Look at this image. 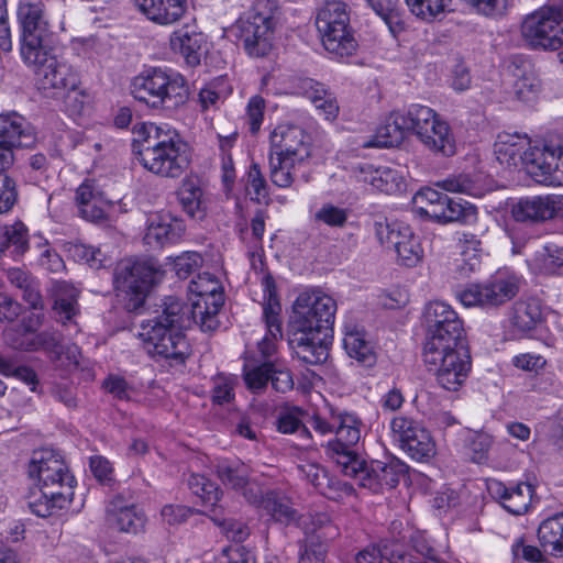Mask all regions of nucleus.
<instances>
[{
  "label": "nucleus",
  "instance_id": "49",
  "mask_svg": "<svg viewBox=\"0 0 563 563\" xmlns=\"http://www.w3.org/2000/svg\"><path fill=\"white\" fill-rule=\"evenodd\" d=\"M56 299L54 309L60 317L63 324L71 321L77 313L78 290L67 282L57 283L55 286Z\"/></svg>",
  "mask_w": 563,
  "mask_h": 563
},
{
  "label": "nucleus",
  "instance_id": "1",
  "mask_svg": "<svg viewBox=\"0 0 563 563\" xmlns=\"http://www.w3.org/2000/svg\"><path fill=\"white\" fill-rule=\"evenodd\" d=\"M336 312L335 300L321 290H305L292 305L288 346L292 357L317 365L329 356L328 338Z\"/></svg>",
  "mask_w": 563,
  "mask_h": 563
},
{
  "label": "nucleus",
  "instance_id": "17",
  "mask_svg": "<svg viewBox=\"0 0 563 563\" xmlns=\"http://www.w3.org/2000/svg\"><path fill=\"white\" fill-rule=\"evenodd\" d=\"M41 319L38 313H32L26 321H22L16 328H9L4 331V340L14 350L35 352L44 351L52 361H60L64 346L60 338L55 331H43L37 333L36 328Z\"/></svg>",
  "mask_w": 563,
  "mask_h": 563
},
{
  "label": "nucleus",
  "instance_id": "28",
  "mask_svg": "<svg viewBox=\"0 0 563 563\" xmlns=\"http://www.w3.org/2000/svg\"><path fill=\"white\" fill-rule=\"evenodd\" d=\"M216 473L221 483L243 495L250 504H257L261 485L251 476L250 467L241 461L221 460L216 465Z\"/></svg>",
  "mask_w": 563,
  "mask_h": 563
},
{
  "label": "nucleus",
  "instance_id": "22",
  "mask_svg": "<svg viewBox=\"0 0 563 563\" xmlns=\"http://www.w3.org/2000/svg\"><path fill=\"white\" fill-rule=\"evenodd\" d=\"M263 298V320L266 325V333L257 343L258 351L264 358L273 356L277 352V346L283 338L282 330V305L277 295L276 284L271 275L262 277L261 282Z\"/></svg>",
  "mask_w": 563,
  "mask_h": 563
},
{
  "label": "nucleus",
  "instance_id": "4",
  "mask_svg": "<svg viewBox=\"0 0 563 563\" xmlns=\"http://www.w3.org/2000/svg\"><path fill=\"white\" fill-rule=\"evenodd\" d=\"M188 292L189 305L177 297H167V311L180 316L176 319L180 325L197 324L202 331L217 329V314L224 303L220 279L210 273H201L189 283Z\"/></svg>",
  "mask_w": 563,
  "mask_h": 563
},
{
  "label": "nucleus",
  "instance_id": "45",
  "mask_svg": "<svg viewBox=\"0 0 563 563\" xmlns=\"http://www.w3.org/2000/svg\"><path fill=\"white\" fill-rule=\"evenodd\" d=\"M460 257L455 265L461 275L468 276L481 268V241L472 233H461L459 239Z\"/></svg>",
  "mask_w": 563,
  "mask_h": 563
},
{
  "label": "nucleus",
  "instance_id": "21",
  "mask_svg": "<svg viewBox=\"0 0 563 563\" xmlns=\"http://www.w3.org/2000/svg\"><path fill=\"white\" fill-rule=\"evenodd\" d=\"M393 438L400 448L418 462L429 461L435 454V443L430 432L418 421L397 416L390 421Z\"/></svg>",
  "mask_w": 563,
  "mask_h": 563
},
{
  "label": "nucleus",
  "instance_id": "24",
  "mask_svg": "<svg viewBox=\"0 0 563 563\" xmlns=\"http://www.w3.org/2000/svg\"><path fill=\"white\" fill-rule=\"evenodd\" d=\"M299 527L305 533L299 549V563H323L325 556L324 540L333 537L330 518L327 514L300 516Z\"/></svg>",
  "mask_w": 563,
  "mask_h": 563
},
{
  "label": "nucleus",
  "instance_id": "38",
  "mask_svg": "<svg viewBox=\"0 0 563 563\" xmlns=\"http://www.w3.org/2000/svg\"><path fill=\"white\" fill-rule=\"evenodd\" d=\"M0 141L24 147L34 142V133L25 118L16 112L0 114Z\"/></svg>",
  "mask_w": 563,
  "mask_h": 563
},
{
  "label": "nucleus",
  "instance_id": "12",
  "mask_svg": "<svg viewBox=\"0 0 563 563\" xmlns=\"http://www.w3.org/2000/svg\"><path fill=\"white\" fill-rule=\"evenodd\" d=\"M520 34L532 49H559L563 46V8L543 5L527 14L521 22Z\"/></svg>",
  "mask_w": 563,
  "mask_h": 563
},
{
  "label": "nucleus",
  "instance_id": "63",
  "mask_svg": "<svg viewBox=\"0 0 563 563\" xmlns=\"http://www.w3.org/2000/svg\"><path fill=\"white\" fill-rule=\"evenodd\" d=\"M493 445V437L488 433H476L470 442L471 459L474 463L482 464L487 461Z\"/></svg>",
  "mask_w": 563,
  "mask_h": 563
},
{
  "label": "nucleus",
  "instance_id": "6",
  "mask_svg": "<svg viewBox=\"0 0 563 563\" xmlns=\"http://www.w3.org/2000/svg\"><path fill=\"white\" fill-rule=\"evenodd\" d=\"M134 98L153 109L173 112L187 101L188 89L184 77L166 68H150L132 81Z\"/></svg>",
  "mask_w": 563,
  "mask_h": 563
},
{
  "label": "nucleus",
  "instance_id": "48",
  "mask_svg": "<svg viewBox=\"0 0 563 563\" xmlns=\"http://www.w3.org/2000/svg\"><path fill=\"white\" fill-rule=\"evenodd\" d=\"M27 249V229L22 222L4 225L0 230V252L21 255Z\"/></svg>",
  "mask_w": 563,
  "mask_h": 563
},
{
  "label": "nucleus",
  "instance_id": "11",
  "mask_svg": "<svg viewBox=\"0 0 563 563\" xmlns=\"http://www.w3.org/2000/svg\"><path fill=\"white\" fill-rule=\"evenodd\" d=\"M16 21L20 29V54L23 62H38L44 41L52 33L49 14L43 0H19Z\"/></svg>",
  "mask_w": 563,
  "mask_h": 563
},
{
  "label": "nucleus",
  "instance_id": "13",
  "mask_svg": "<svg viewBox=\"0 0 563 563\" xmlns=\"http://www.w3.org/2000/svg\"><path fill=\"white\" fill-rule=\"evenodd\" d=\"M412 208L417 214L430 218L438 223H470L477 216V209L474 205L451 199L430 187L416 192L412 197Z\"/></svg>",
  "mask_w": 563,
  "mask_h": 563
},
{
  "label": "nucleus",
  "instance_id": "25",
  "mask_svg": "<svg viewBox=\"0 0 563 563\" xmlns=\"http://www.w3.org/2000/svg\"><path fill=\"white\" fill-rule=\"evenodd\" d=\"M407 474V465L398 459L388 462L371 461L361 459L360 467H355V474H343L352 477L365 488L373 493H380L384 489H391L397 486L400 478Z\"/></svg>",
  "mask_w": 563,
  "mask_h": 563
},
{
  "label": "nucleus",
  "instance_id": "52",
  "mask_svg": "<svg viewBox=\"0 0 563 563\" xmlns=\"http://www.w3.org/2000/svg\"><path fill=\"white\" fill-rule=\"evenodd\" d=\"M406 3L418 19L432 22L446 11L450 0H406Z\"/></svg>",
  "mask_w": 563,
  "mask_h": 563
},
{
  "label": "nucleus",
  "instance_id": "53",
  "mask_svg": "<svg viewBox=\"0 0 563 563\" xmlns=\"http://www.w3.org/2000/svg\"><path fill=\"white\" fill-rule=\"evenodd\" d=\"M297 162L269 154L271 180L279 188H287L294 181L292 168Z\"/></svg>",
  "mask_w": 563,
  "mask_h": 563
},
{
  "label": "nucleus",
  "instance_id": "61",
  "mask_svg": "<svg viewBox=\"0 0 563 563\" xmlns=\"http://www.w3.org/2000/svg\"><path fill=\"white\" fill-rule=\"evenodd\" d=\"M228 92L218 88L216 82H211L201 88L198 95V101L202 111L216 110L225 99Z\"/></svg>",
  "mask_w": 563,
  "mask_h": 563
},
{
  "label": "nucleus",
  "instance_id": "35",
  "mask_svg": "<svg viewBox=\"0 0 563 563\" xmlns=\"http://www.w3.org/2000/svg\"><path fill=\"white\" fill-rule=\"evenodd\" d=\"M139 10L152 22L170 25L181 19L186 0H134Z\"/></svg>",
  "mask_w": 563,
  "mask_h": 563
},
{
  "label": "nucleus",
  "instance_id": "30",
  "mask_svg": "<svg viewBox=\"0 0 563 563\" xmlns=\"http://www.w3.org/2000/svg\"><path fill=\"white\" fill-rule=\"evenodd\" d=\"M411 121L409 120V107L405 111H395L380 124L375 134L362 143V147H393L399 145L405 136V132L411 131Z\"/></svg>",
  "mask_w": 563,
  "mask_h": 563
},
{
  "label": "nucleus",
  "instance_id": "40",
  "mask_svg": "<svg viewBox=\"0 0 563 563\" xmlns=\"http://www.w3.org/2000/svg\"><path fill=\"white\" fill-rule=\"evenodd\" d=\"M254 505L261 509L262 516H266L275 522L289 525L295 521L297 516L289 498L280 492L269 490L264 494L261 487L260 501Z\"/></svg>",
  "mask_w": 563,
  "mask_h": 563
},
{
  "label": "nucleus",
  "instance_id": "16",
  "mask_svg": "<svg viewBox=\"0 0 563 563\" xmlns=\"http://www.w3.org/2000/svg\"><path fill=\"white\" fill-rule=\"evenodd\" d=\"M156 274L155 268L147 262L123 260L118 264L113 283L115 289L124 296L128 310L135 311L144 305Z\"/></svg>",
  "mask_w": 563,
  "mask_h": 563
},
{
  "label": "nucleus",
  "instance_id": "58",
  "mask_svg": "<svg viewBox=\"0 0 563 563\" xmlns=\"http://www.w3.org/2000/svg\"><path fill=\"white\" fill-rule=\"evenodd\" d=\"M265 107L264 98L258 95L252 96L246 103L244 121L252 134H256L261 130Z\"/></svg>",
  "mask_w": 563,
  "mask_h": 563
},
{
  "label": "nucleus",
  "instance_id": "59",
  "mask_svg": "<svg viewBox=\"0 0 563 563\" xmlns=\"http://www.w3.org/2000/svg\"><path fill=\"white\" fill-rule=\"evenodd\" d=\"M314 219L331 228H343L349 219V210L324 203L314 214Z\"/></svg>",
  "mask_w": 563,
  "mask_h": 563
},
{
  "label": "nucleus",
  "instance_id": "46",
  "mask_svg": "<svg viewBox=\"0 0 563 563\" xmlns=\"http://www.w3.org/2000/svg\"><path fill=\"white\" fill-rule=\"evenodd\" d=\"M439 188L455 194H463L479 198L484 196L486 187L479 174H459L449 176L435 183Z\"/></svg>",
  "mask_w": 563,
  "mask_h": 563
},
{
  "label": "nucleus",
  "instance_id": "2",
  "mask_svg": "<svg viewBox=\"0 0 563 563\" xmlns=\"http://www.w3.org/2000/svg\"><path fill=\"white\" fill-rule=\"evenodd\" d=\"M133 141L142 166L154 175L178 178L189 165L186 143L170 130L151 122H140L133 126Z\"/></svg>",
  "mask_w": 563,
  "mask_h": 563
},
{
  "label": "nucleus",
  "instance_id": "10",
  "mask_svg": "<svg viewBox=\"0 0 563 563\" xmlns=\"http://www.w3.org/2000/svg\"><path fill=\"white\" fill-rule=\"evenodd\" d=\"M522 278L511 269L496 271L481 283H471L456 292L466 308L496 309L512 300L521 287Z\"/></svg>",
  "mask_w": 563,
  "mask_h": 563
},
{
  "label": "nucleus",
  "instance_id": "36",
  "mask_svg": "<svg viewBox=\"0 0 563 563\" xmlns=\"http://www.w3.org/2000/svg\"><path fill=\"white\" fill-rule=\"evenodd\" d=\"M178 201L183 211L195 220H203L208 212L209 198L198 178L183 180L178 191Z\"/></svg>",
  "mask_w": 563,
  "mask_h": 563
},
{
  "label": "nucleus",
  "instance_id": "26",
  "mask_svg": "<svg viewBox=\"0 0 563 563\" xmlns=\"http://www.w3.org/2000/svg\"><path fill=\"white\" fill-rule=\"evenodd\" d=\"M511 214L518 222L540 223L554 218L563 220V195L520 198L512 205Z\"/></svg>",
  "mask_w": 563,
  "mask_h": 563
},
{
  "label": "nucleus",
  "instance_id": "32",
  "mask_svg": "<svg viewBox=\"0 0 563 563\" xmlns=\"http://www.w3.org/2000/svg\"><path fill=\"white\" fill-rule=\"evenodd\" d=\"M531 147L532 142L527 134L501 132L495 142L494 153L501 165L511 168L522 166L525 152Z\"/></svg>",
  "mask_w": 563,
  "mask_h": 563
},
{
  "label": "nucleus",
  "instance_id": "33",
  "mask_svg": "<svg viewBox=\"0 0 563 563\" xmlns=\"http://www.w3.org/2000/svg\"><path fill=\"white\" fill-rule=\"evenodd\" d=\"M185 232L183 220L169 213L158 214L146 230L144 241L151 247H163L179 241Z\"/></svg>",
  "mask_w": 563,
  "mask_h": 563
},
{
  "label": "nucleus",
  "instance_id": "27",
  "mask_svg": "<svg viewBox=\"0 0 563 563\" xmlns=\"http://www.w3.org/2000/svg\"><path fill=\"white\" fill-rule=\"evenodd\" d=\"M271 154L302 162L310 156L309 136L297 125L280 124L271 133Z\"/></svg>",
  "mask_w": 563,
  "mask_h": 563
},
{
  "label": "nucleus",
  "instance_id": "15",
  "mask_svg": "<svg viewBox=\"0 0 563 563\" xmlns=\"http://www.w3.org/2000/svg\"><path fill=\"white\" fill-rule=\"evenodd\" d=\"M29 475L36 478L42 487L59 492L60 500L73 499L75 477L62 455L54 450L43 449L33 452L29 464Z\"/></svg>",
  "mask_w": 563,
  "mask_h": 563
},
{
  "label": "nucleus",
  "instance_id": "47",
  "mask_svg": "<svg viewBox=\"0 0 563 563\" xmlns=\"http://www.w3.org/2000/svg\"><path fill=\"white\" fill-rule=\"evenodd\" d=\"M57 494L59 492L40 485L38 489L32 492L27 498L30 511L37 517L46 518L56 509H63L70 504L71 500H60Z\"/></svg>",
  "mask_w": 563,
  "mask_h": 563
},
{
  "label": "nucleus",
  "instance_id": "55",
  "mask_svg": "<svg viewBox=\"0 0 563 563\" xmlns=\"http://www.w3.org/2000/svg\"><path fill=\"white\" fill-rule=\"evenodd\" d=\"M245 191L251 200L263 202L268 199V187L257 164L253 163L245 177Z\"/></svg>",
  "mask_w": 563,
  "mask_h": 563
},
{
  "label": "nucleus",
  "instance_id": "56",
  "mask_svg": "<svg viewBox=\"0 0 563 563\" xmlns=\"http://www.w3.org/2000/svg\"><path fill=\"white\" fill-rule=\"evenodd\" d=\"M512 91L518 100L530 102L540 91V81L532 73H523L514 81Z\"/></svg>",
  "mask_w": 563,
  "mask_h": 563
},
{
  "label": "nucleus",
  "instance_id": "3",
  "mask_svg": "<svg viewBox=\"0 0 563 563\" xmlns=\"http://www.w3.org/2000/svg\"><path fill=\"white\" fill-rule=\"evenodd\" d=\"M309 426L320 435H334L324 446L327 456L342 474H355V467L361 465L356 445L365 434L363 420L355 412L331 409L329 418L313 415Z\"/></svg>",
  "mask_w": 563,
  "mask_h": 563
},
{
  "label": "nucleus",
  "instance_id": "31",
  "mask_svg": "<svg viewBox=\"0 0 563 563\" xmlns=\"http://www.w3.org/2000/svg\"><path fill=\"white\" fill-rule=\"evenodd\" d=\"M75 202L80 218L90 222L106 219L109 201L95 179L84 180L75 194Z\"/></svg>",
  "mask_w": 563,
  "mask_h": 563
},
{
  "label": "nucleus",
  "instance_id": "19",
  "mask_svg": "<svg viewBox=\"0 0 563 563\" xmlns=\"http://www.w3.org/2000/svg\"><path fill=\"white\" fill-rule=\"evenodd\" d=\"M24 63L35 68L38 88L47 95L57 96L74 91L79 85L78 74L73 66L48 55L45 47L38 62Z\"/></svg>",
  "mask_w": 563,
  "mask_h": 563
},
{
  "label": "nucleus",
  "instance_id": "43",
  "mask_svg": "<svg viewBox=\"0 0 563 563\" xmlns=\"http://www.w3.org/2000/svg\"><path fill=\"white\" fill-rule=\"evenodd\" d=\"M536 274L561 276L563 275V246L556 243H547L538 250L528 262Z\"/></svg>",
  "mask_w": 563,
  "mask_h": 563
},
{
  "label": "nucleus",
  "instance_id": "42",
  "mask_svg": "<svg viewBox=\"0 0 563 563\" xmlns=\"http://www.w3.org/2000/svg\"><path fill=\"white\" fill-rule=\"evenodd\" d=\"M541 322L542 309L538 299L519 300L514 305L511 324L517 331L536 338Z\"/></svg>",
  "mask_w": 563,
  "mask_h": 563
},
{
  "label": "nucleus",
  "instance_id": "44",
  "mask_svg": "<svg viewBox=\"0 0 563 563\" xmlns=\"http://www.w3.org/2000/svg\"><path fill=\"white\" fill-rule=\"evenodd\" d=\"M538 540L551 555L563 554V512L554 514L540 522Z\"/></svg>",
  "mask_w": 563,
  "mask_h": 563
},
{
  "label": "nucleus",
  "instance_id": "62",
  "mask_svg": "<svg viewBox=\"0 0 563 563\" xmlns=\"http://www.w3.org/2000/svg\"><path fill=\"white\" fill-rule=\"evenodd\" d=\"M511 553L515 560L522 559L530 563H543L545 558L539 548L527 544L523 538H517L511 544Z\"/></svg>",
  "mask_w": 563,
  "mask_h": 563
},
{
  "label": "nucleus",
  "instance_id": "23",
  "mask_svg": "<svg viewBox=\"0 0 563 563\" xmlns=\"http://www.w3.org/2000/svg\"><path fill=\"white\" fill-rule=\"evenodd\" d=\"M525 153L526 158L522 166L537 183L547 186L563 185V153L561 148L534 143L530 151Z\"/></svg>",
  "mask_w": 563,
  "mask_h": 563
},
{
  "label": "nucleus",
  "instance_id": "50",
  "mask_svg": "<svg viewBox=\"0 0 563 563\" xmlns=\"http://www.w3.org/2000/svg\"><path fill=\"white\" fill-rule=\"evenodd\" d=\"M372 10L386 23L393 35L402 30L397 0H366Z\"/></svg>",
  "mask_w": 563,
  "mask_h": 563
},
{
  "label": "nucleus",
  "instance_id": "9",
  "mask_svg": "<svg viewBox=\"0 0 563 563\" xmlns=\"http://www.w3.org/2000/svg\"><path fill=\"white\" fill-rule=\"evenodd\" d=\"M278 16L279 0H254L246 16L238 21L239 38L249 55L268 54Z\"/></svg>",
  "mask_w": 563,
  "mask_h": 563
},
{
  "label": "nucleus",
  "instance_id": "64",
  "mask_svg": "<svg viewBox=\"0 0 563 563\" xmlns=\"http://www.w3.org/2000/svg\"><path fill=\"white\" fill-rule=\"evenodd\" d=\"M217 563H255L254 554L242 545L227 548L218 556Z\"/></svg>",
  "mask_w": 563,
  "mask_h": 563
},
{
  "label": "nucleus",
  "instance_id": "5",
  "mask_svg": "<svg viewBox=\"0 0 563 563\" xmlns=\"http://www.w3.org/2000/svg\"><path fill=\"white\" fill-rule=\"evenodd\" d=\"M316 27L330 58L345 62L356 54L358 41L346 3L327 1L317 12Z\"/></svg>",
  "mask_w": 563,
  "mask_h": 563
},
{
  "label": "nucleus",
  "instance_id": "57",
  "mask_svg": "<svg viewBox=\"0 0 563 563\" xmlns=\"http://www.w3.org/2000/svg\"><path fill=\"white\" fill-rule=\"evenodd\" d=\"M404 187L405 179L397 169L379 167L377 181L375 183L376 190L387 195H394L400 192Z\"/></svg>",
  "mask_w": 563,
  "mask_h": 563
},
{
  "label": "nucleus",
  "instance_id": "14",
  "mask_svg": "<svg viewBox=\"0 0 563 563\" xmlns=\"http://www.w3.org/2000/svg\"><path fill=\"white\" fill-rule=\"evenodd\" d=\"M411 132L433 153L451 156L455 153V140L451 128L433 109L423 104L409 106Z\"/></svg>",
  "mask_w": 563,
  "mask_h": 563
},
{
  "label": "nucleus",
  "instance_id": "60",
  "mask_svg": "<svg viewBox=\"0 0 563 563\" xmlns=\"http://www.w3.org/2000/svg\"><path fill=\"white\" fill-rule=\"evenodd\" d=\"M19 192L15 180L0 172V214L10 212L18 202Z\"/></svg>",
  "mask_w": 563,
  "mask_h": 563
},
{
  "label": "nucleus",
  "instance_id": "39",
  "mask_svg": "<svg viewBox=\"0 0 563 563\" xmlns=\"http://www.w3.org/2000/svg\"><path fill=\"white\" fill-rule=\"evenodd\" d=\"M343 346L350 357L371 365L375 362L372 344L365 339L362 327L346 319L343 323Z\"/></svg>",
  "mask_w": 563,
  "mask_h": 563
},
{
  "label": "nucleus",
  "instance_id": "18",
  "mask_svg": "<svg viewBox=\"0 0 563 563\" xmlns=\"http://www.w3.org/2000/svg\"><path fill=\"white\" fill-rule=\"evenodd\" d=\"M376 236L380 244L393 245L400 263L413 267L421 262L423 249L412 229L401 221L375 222Z\"/></svg>",
  "mask_w": 563,
  "mask_h": 563
},
{
  "label": "nucleus",
  "instance_id": "20",
  "mask_svg": "<svg viewBox=\"0 0 563 563\" xmlns=\"http://www.w3.org/2000/svg\"><path fill=\"white\" fill-rule=\"evenodd\" d=\"M424 319L428 332L423 345L460 342L464 339L463 322L449 303L440 300L430 301L424 308Z\"/></svg>",
  "mask_w": 563,
  "mask_h": 563
},
{
  "label": "nucleus",
  "instance_id": "29",
  "mask_svg": "<svg viewBox=\"0 0 563 563\" xmlns=\"http://www.w3.org/2000/svg\"><path fill=\"white\" fill-rule=\"evenodd\" d=\"M489 495L496 499L509 514L519 516L527 511L533 494V488L527 483L506 485L490 479L487 482Z\"/></svg>",
  "mask_w": 563,
  "mask_h": 563
},
{
  "label": "nucleus",
  "instance_id": "7",
  "mask_svg": "<svg viewBox=\"0 0 563 563\" xmlns=\"http://www.w3.org/2000/svg\"><path fill=\"white\" fill-rule=\"evenodd\" d=\"M179 314L167 311V301H164L163 313L152 320L142 321L139 336L146 351L153 356L172 358L183 363L188 354V344L183 330L192 324L180 325L176 322Z\"/></svg>",
  "mask_w": 563,
  "mask_h": 563
},
{
  "label": "nucleus",
  "instance_id": "37",
  "mask_svg": "<svg viewBox=\"0 0 563 563\" xmlns=\"http://www.w3.org/2000/svg\"><path fill=\"white\" fill-rule=\"evenodd\" d=\"M298 93L308 98L324 119L334 120L338 117L336 98L323 84L311 78L299 79Z\"/></svg>",
  "mask_w": 563,
  "mask_h": 563
},
{
  "label": "nucleus",
  "instance_id": "8",
  "mask_svg": "<svg viewBox=\"0 0 563 563\" xmlns=\"http://www.w3.org/2000/svg\"><path fill=\"white\" fill-rule=\"evenodd\" d=\"M435 345H423L422 357L429 371L434 372L438 384L450 391L457 390L471 372V356L463 340Z\"/></svg>",
  "mask_w": 563,
  "mask_h": 563
},
{
  "label": "nucleus",
  "instance_id": "41",
  "mask_svg": "<svg viewBox=\"0 0 563 563\" xmlns=\"http://www.w3.org/2000/svg\"><path fill=\"white\" fill-rule=\"evenodd\" d=\"M169 42L172 49L179 52L188 65L196 66L200 63L206 45L202 33L181 27L173 32Z\"/></svg>",
  "mask_w": 563,
  "mask_h": 563
},
{
  "label": "nucleus",
  "instance_id": "54",
  "mask_svg": "<svg viewBox=\"0 0 563 563\" xmlns=\"http://www.w3.org/2000/svg\"><path fill=\"white\" fill-rule=\"evenodd\" d=\"M238 377L234 375L219 374L212 379L211 399L214 404H230L235 398Z\"/></svg>",
  "mask_w": 563,
  "mask_h": 563
},
{
  "label": "nucleus",
  "instance_id": "34",
  "mask_svg": "<svg viewBox=\"0 0 563 563\" xmlns=\"http://www.w3.org/2000/svg\"><path fill=\"white\" fill-rule=\"evenodd\" d=\"M108 523L126 533H137L143 530L146 516L135 505H123L121 500H112L106 508Z\"/></svg>",
  "mask_w": 563,
  "mask_h": 563
},
{
  "label": "nucleus",
  "instance_id": "51",
  "mask_svg": "<svg viewBox=\"0 0 563 563\" xmlns=\"http://www.w3.org/2000/svg\"><path fill=\"white\" fill-rule=\"evenodd\" d=\"M272 362L261 364L253 360H245L243 365V377L249 389L253 391L262 390L269 382Z\"/></svg>",
  "mask_w": 563,
  "mask_h": 563
}]
</instances>
